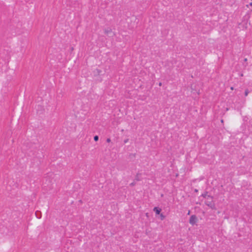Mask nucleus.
<instances>
[{
    "label": "nucleus",
    "instance_id": "f257e3e1",
    "mask_svg": "<svg viewBox=\"0 0 252 252\" xmlns=\"http://www.w3.org/2000/svg\"><path fill=\"white\" fill-rule=\"evenodd\" d=\"M205 204L212 209L215 207V204L213 202V198L210 195H208L207 199L205 201Z\"/></svg>",
    "mask_w": 252,
    "mask_h": 252
},
{
    "label": "nucleus",
    "instance_id": "f03ea898",
    "mask_svg": "<svg viewBox=\"0 0 252 252\" xmlns=\"http://www.w3.org/2000/svg\"><path fill=\"white\" fill-rule=\"evenodd\" d=\"M197 221V218L195 215H192L189 219V223L191 224H194Z\"/></svg>",
    "mask_w": 252,
    "mask_h": 252
},
{
    "label": "nucleus",
    "instance_id": "7ed1b4c3",
    "mask_svg": "<svg viewBox=\"0 0 252 252\" xmlns=\"http://www.w3.org/2000/svg\"><path fill=\"white\" fill-rule=\"evenodd\" d=\"M105 33L109 36H112L113 34V33L111 29L105 30Z\"/></svg>",
    "mask_w": 252,
    "mask_h": 252
},
{
    "label": "nucleus",
    "instance_id": "20e7f679",
    "mask_svg": "<svg viewBox=\"0 0 252 252\" xmlns=\"http://www.w3.org/2000/svg\"><path fill=\"white\" fill-rule=\"evenodd\" d=\"M154 211L156 213V214H159L161 212V209L158 207H155L154 208Z\"/></svg>",
    "mask_w": 252,
    "mask_h": 252
},
{
    "label": "nucleus",
    "instance_id": "39448f33",
    "mask_svg": "<svg viewBox=\"0 0 252 252\" xmlns=\"http://www.w3.org/2000/svg\"><path fill=\"white\" fill-rule=\"evenodd\" d=\"M35 215L37 218H40L41 217L40 212L38 211H36L35 212Z\"/></svg>",
    "mask_w": 252,
    "mask_h": 252
},
{
    "label": "nucleus",
    "instance_id": "423d86ee",
    "mask_svg": "<svg viewBox=\"0 0 252 252\" xmlns=\"http://www.w3.org/2000/svg\"><path fill=\"white\" fill-rule=\"evenodd\" d=\"M160 219L161 220H163L165 219V216H164L162 214H160Z\"/></svg>",
    "mask_w": 252,
    "mask_h": 252
},
{
    "label": "nucleus",
    "instance_id": "0eeeda50",
    "mask_svg": "<svg viewBox=\"0 0 252 252\" xmlns=\"http://www.w3.org/2000/svg\"><path fill=\"white\" fill-rule=\"evenodd\" d=\"M249 93V90L248 89L246 90L245 92V96H247L248 95Z\"/></svg>",
    "mask_w": 252,
    "mask_h": 252
},
{
    "label": "nucleus",
    "instance_id": "6e6552de",
    "mask_svg": "<svg viewBox=\"0 0 252 252\" xmlns=\"http://www.w3.org/2000/svg\"><path fill=\"white\" fill-rule=\"evenodd\" d=\"M98 140V136L97 135H95L94 136V140L95 141H97Z\"/></svg>",
    "mask_w": 252,
    "mask_h": 252
},
{
    "label": "nucleus",
    "instance_id": "1a4fd4ad",
    "mask_svg": "<svg viewBox=\"0 0 252 252\" xmlns=\"http://www.w3.org/2000/svg\"><path fill=\"white\" fill-rule=\"evenodd\" d=\"M202 196L203 197H204V198H205V197H206L207 196H208V195H207V192H205L204 193H203V194H202Z\"/></svg>",
    "mask_w": 252,
    "mask_h": 252
},
{
    "label": "nucleus",
    "instance_id": "9d476101",
    "mask_svg": "<svg viewBox=\"0 0 252 252\" xmlns=\"http://www.w3.org/2000/svg\"><path fill=\"white\" fill-rule=\"evenodd\" d=\"M135 180H137V181H139L140 180V179L139 178V174H137L136 176V177H135Z\"/></svg>",
    "mask_w": 252,
    "mask_h": 252
},
{
    "label": "nucleus",
    "instance_id": "9b49d317",
    "mask_svg": "<svg viewBox=\"0 0 252 252\" xmlns=\"http://www.w3.org/2000/svg\"><path fill=\"white\" fill-rule=\"evenodd\" d=\"M135 184H136V183L135 182H133L130 184V186L132 187V186H134V185H135Z\"/></svg>",
    "mask_w": 252,
    "mask_h": 252
},
{
    "label": "nucleus",
    "instance_id": "f8f14e48",
    "mask_svg": "<svg viewBox=\"0 0 252 252\" xmlns=\"http://www.w3.org/2000/svg\"><path fill=\"white\" fill-rule=\"evenodd\" d=\"M128 141V139H126L124 140V143H126Z\"/></svg>",
    "mask_w": 252,
    "mask_h": 252
},
{
    "label": "nucleus",
    "instance_id": "ddd939ff",
    "mask_svg": "<svg viewBox=\"0 0 252 252\" xmlns=\"http://www.w3.org/2000/svg\"><path fill=\"white\" fill-rule=\"evenodd\" d=\"M96 70L97 73L98 74H99V73H100V72H101V70H99V69H96Z\"/></svg>",
    "mask_w": 252,
    "mask_h": 252
},
{
    "label": "nucleus",
    "instance_id": "4468645a",
    "mask_svg": "<svg viewBox=\"0 0 252 252\" xmlns=\"http://www.w3.org/2000/svg\"><path fill=\"white\" fill-rule=\"evenodd\" d=\"M106 141L107 142H110L111 141V139L110 138H107Z\"/></svg>",
    "mask_w": 252,
    "mask_h": 252
},
{
    "label": "nucleus",
    "instance_id": "2eb2a0df",
    "mask_svg": "<svg viewBox=\"0 0 252 252\" xmlns=\"http://www.w3.org/2000/svg\"><path fill=\"white\" fill-rule=\"evenodd\" d=\"M244 62H247V58H245L244 60Z\"/></svg>",
    "mask_w": 252,
    "mask_h": 252
},
{
    "label": "nucleus",
    "instance_id": "dca6fc26",
    "mask_svg": "<svg viewBox=\"0 0 252 252\" xmlns=\"http://www.w3.org/2000/svg\"><path fill=\"white\" fill-rule=\"evenodd\" d=\"M250 5L251 6H252V2H251V3H250Z\"/></svg>",
    "mask_w": 252,
    "mask_h": 252
},
{
    "label": "nucleus",
    "instance_id": "f3484780",
    "mask_svg": "<svg viewBox=\"0 0 252 252\" xmlns=\"http://www.w3.org/2000/svg\"><path fill=\"white\" fill-rule=\"evenodd\" d=\"M159 86H161V83H160L159 84Z\"/></svg>",
    "mask_w": 252,
    "mask_h": 252
},
{
    "label": "nucleus",
    "instance_id": "a211bd4d",
    "mask_svg": "<svg viewBox=\"0 0 252 252\" xmlns=\"http://www.w3.org/2000/svg\"><path fill=\"white\" fill-rule=\"evenodd\" d=\"M231 90H233V87H231Z\"/></svg>",
    "mask_w": 252,
    "mask_h": 252
}]
</instances>
